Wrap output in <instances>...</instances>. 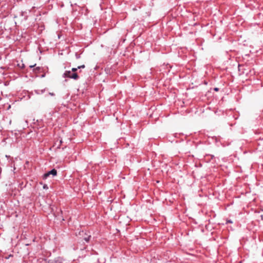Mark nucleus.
Returning <instances> with one entry per match:
<instances>
[{
	"instance_id": "1",
	"label": "nucleus",
	"mask_w": 263,
	"mask_h": 263,
	"mask_svg": "<svg viewBox=\"0 0 263 263\" xmlns=\"http://www.w3.org/2000/svg\"><path fill=\"white\" fill-rule=\"evenodd\" d=\"M63 77L64 78L67 77V78L73 79L74 80H77L78 78V76L77 73H76V72L71 73V72L70 70L66 71L64 73Z\"/></svg>"
},
{
	"instance_id": "2",
	"label": "nucleus",
	"mask_w": 263,
	"mask_h": 263,
	"mask_svg": "<svg viewBox=\"0 0 263 263\" xmlns=\"http://www.w3.org/2000/svg\"><path fill=\"white\" fill-rule=\"evenodd\" d=\"M57 171L55 169H52L51 171L48 172V173H46L44 175V178H46L48 176H49L50 175H52V176H54L57 175Z\"/></svg>"
},
{
	"instance_id": "3",
	"label": "nucleus",
	"mask_w": 263,
	"mask_h": 263,
	"mask_svg": "<svg viewBox=\"0 0 263 263\" xmlns=\"http://www.w3.org/2000/svg\"><path fill=\"white\" fill-rule=\"evenodd\" d=\"M83 234H85L86 235V236H84L83 237V239L86 241V242H88L89 240V238L90 237V235H88V234H86L85 233H84V231H82L80 233V235H82V236H83Z\"/></svg>"
},
{
	"instance_id": "4",
	"label": "nucleus",
	"mask_w": 263,
	"mask_h": 263,
	"mask_svg": "<svg viewBox=\"0 0 263 263\" xmlns=\"http://www.w3.org/2000/svg\"><path fill=\"white\" fill-rule=\"evenodd\" d=\"M78 69V68H72L71 70L74 73V72H75Z\"/></svg>"
},
{
	"instance_id": "5",
	"label": "nucleus",
	"mask_w": 263,
	"mask_h": 263,
	"mask_svg": "<svg viewBox=\"0 0 263 263\" xmlns=\"http://www.w3.org/2000/svg\"><path fill=\"white\" fill-rule=\"evenodd\" d=\"M84 67H85V65H82L81 66H78V69L84 68Z\"/></svg>"
},
{
	"instance_id": "6",
	"label": "nucleus",
	"mask_w": 263,
	"mask_h": 263,
	"mask_svg": "<svg viewBox=\"0 0 263 263\" xmlns=\"http://www.w3.org/2000/svg\"><path fill=\"white\" fill-rule=\"evenodd\" d=\"M43 188H44V189H48V186H47V185L45 184V185L43 186Z\"/></svg>"
},
{
	"instance_id": "7",
	"label": "nucleus",
	"mask_w": 263,
	"mask_h": 263,
	"mask_svg": "<svg viewBox=\"0 0 263 263\" xmlns=\"http://www.w3.org/2000/svg\"><path fill=\"white\" fill-rule=\"evenodd\" d=\"M214 90H215V91H218V88H214Z\"/></svg>"
},
{
	"instance_id": "8",
	"label": "nucleus",
	"mask_w": 263,
	"mask_h": 263,
	"mask_svg": "<svg viewBox=\"0 0 263 263\" xmlns=\"http://www.w3.org/2000/svg\"><path fill=\"white\" fill-rule=\"evenodd\" d=\"M34 66V65H30V67L31 68H32V67H33Z\"/></svg>"
},
{
	"instance_id": "9",
	"label": "nucleus",
	"mask_w": 263,
	"mask_h": 263,
	"mask_svg": "<svg viewBox=\"0 0 263 263\" xmlns=\"http://www.w3.org/2000/svg\"><path fill=\"white\" fill-rule=\"evenodd\" d=\"M227 222H230V220H228Z\"/></svg>"
},
{
	"instance_id": "10",
	"label": "nucleus",
	"mask_w": 263,
	"mask_h": 263,
	"mask_svg": "<svg viewBox=\"0 0 263 263\" xmlns=\"http://www.w3.org/2000/svg\"><path fill=\"white\" fill-rule=\"evenodd\" d=\"M57 263H60V262H57Z\"/></svg>"
}]
</instances>
